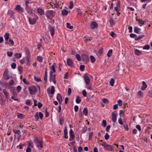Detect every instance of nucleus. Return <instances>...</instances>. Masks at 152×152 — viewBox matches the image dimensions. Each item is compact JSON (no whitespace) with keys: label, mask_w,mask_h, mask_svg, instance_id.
Returning a JSON list of instances; mask_svg holds the SVG:
<instances>
[{"label":"nucleus","mask_w":152,"mask_h":152,"mask_svg":"<svg viewBox=\"0 0 152 152\" xmlns=\"http://www.w3.org/2000/svg\"><path fill=\"white\" fill-rule=\"evenodd\" d=\"M83 114L87 116L88 115V111L87 108L86 107L84 108L83 111Z\"/></svg>","instance_id":"a878e982"},{"label":"nucleus","mask_w":152,"mask_h":152,"mask_svg":"<svg viewBox=\"0 0 152 152\" xmlns=\"http://www.w3.org/2000/svg\"><path fill=\"white\" fill-rule=\"evenodd\" d=\"M57 99L60 104H61V102L63 101V99L62 96L59 94H58L57 96Z\"/></svg>","instance_id":"ddd939ff"},{"label":"nucleus","mask_w":152,"mask_h":152,"mask_svg":"<svg viewBox=\"0 0 152 152\" xmlns=\"http://www.w3.org/2000/svg\"><path fill=\"white\" fill-rule=\"evenodd\" d=\"M117 114L116 113L114 112L112 113L111 119L113 122H116L117 121Z\"/></svg>","instance_id":"9d476101"},{"label":"nucleus","mask_w":152,"mask_h":152,"mask_svg":"<svg viewBox=\"0 0 152 152\" xmlns=\"http://www.w3.org/2000/svg\"><path fill=\"white\" fill-rule=\"evenodd\" d=\"M47 68H46L45 72V75L44 77V80L45 82L47 81Z\"/></svg>","instance_id":"393cba45"},{"label":"nucleus","mask_w":152,"mask_h":152,"mask_svg":"<svg viewBox=\"0 0 152 152\" xmlns=\"http://www.w3.org/2000/svg\"><path fill=\"white\" fill-rule=\"evenodd\" d=\"M76 58L78 61H80L81 60L80 56L79 54H76Z\"/></svg>","instance_id":"864d4df0"},{"label":"nucleus","mask_w":152,"mask_h":152,"mask_svg":"<svg viewBox=\"0 0 152 152\" xmlns=\"http://www.w3.org/2000/svg\"><path fill=\"white\" fill-rule=\"evenodd\" d=\"M80 70L81 71H83L84 70V68H85V66H84V65H81L80 66Z\"/></svg>","instance_id":"5fc2aeb1"},{"label":"nucleus","mask_w":152,"mask_h":152,"mask_svg":"<svg viewBox=\"0 0 152 152\" xmlns=\"http://www.w3.org/2000/svg\"><path fill=\"white\" fill-rule=\"evenodd\" d=\"M102 125L104 127H105L106 126L107 122L105 120H103Z\"/></svg>","instance_id":"79ce46f5"},{"label":"nucleus","mask_w":152,"mask_h":152,"mask_svg":"<svg viewBox=\"0 0 152 152\" xmlns=\"http://www.w3.org/2000/svg\"><path fill=\"white\" fill-rule=\"evenodd\" d=\"M70 137L72 139H73L75 137V134L74 132L72 129H70Z\"/></svg>","instance_id":"6ab92c4d"},{"label":"nucleus","mask_w":152,"mask_h":152,"mask_svg":"<svg viewBox=\"0 0 152 152\" xmlns=\"http://www.w3.org/2000/svg\"><path fill=\"white\" fill-rule=\"evenodd\" d=\"M84 41L86 42H87L88 41H90L91 40V38L88 37H84Z\"/></svg>","instance_id":"2f4dec72"},{"label":"nucleus","mask_w":152,"mask_h":152,"mask_svg":"<svg viewBox=\"0 0 152 152\" xmlns=\"http://www.w3.org/2000/svg\"><path fill=\"white\" fill-rule=\"evenodd\" d=\"M55 12L51 10L47 11L46 12V15L48 18L51 20L52 18L54 16Z\"/></svg>","instance_id":"f03ea898"},{"label":"nucleus","mask_w":152,"mask_h":152,"mask_svg":"<svg viewBox=\"0 0 152 152\" xmlns=\"http://www.w3.org/2000/svg\"><path fill=\"white\" fill-rule=\"evenodd\" d=\"M66 27L67 28H68L70 29H72L73 28V27L72 26H71L70 25V24L69 23H66Z\"/></svg>","instance_id":"58836bf2"},{"label":"nucleus","mask_w":152,"mask_h":152,"mask_svg":"<svg viewBox=\"0 0 152 152\" xmlns=\"http://www.w3.org/2000/svg\"><path fill=\"white\" fill-rule=\"evenodd\" d=\"M31 148L29 147H28L26 149V152H31Z\"/></svg>","instance_id":"680f3d73"},{"label":"nucleus","mask_w":152,"mask_h":152,"mask_svg":"<svg viewBox=\"0 0 152 152\" xmlns=\"http://www.w3.org/2000/svg\"><path fill=\"white\" fill-rule=\"evenodd\" d=\"M15 56L17 58H19L21 57V54L20 53H16L15 54Z\"/></svg>","instance_id":"c85d7f7f"},{"label":"nucleus","mask_w":152,"mask_h":152,"mask_svg":"<svg viewBox=\"0 0 152 152\" xmlns=\"http://www.w3.org/2000/svg\"><path fill=\"white\" fill-rule=\"evenodd\" d=\"M84 79L87 84H88L90 82V79L87 76H86L85 75H84Z\"/></svg>","instance_id":"dca6fc26"},{"label":"nucleus","mask_w":152,"mask_h":152,"mask_svg":"<svg viewBox=\"0 0 152 152\" xmlns=\"http://www.w3.org/2000/svg\"><path fill=\"white\" fill-rule=\"evenodd\" d=\"M55 75H53L51 71L50 72V80L52 81L54 83H56V81L55 80Z\"/></svg>","instance_id":"423d86ee"},{"label":"nucleus","mask_w":152,"mask_h":152,"mask_svg":"<svg viewBox=\"0 0 152 152\" xmlns=\"http://www.w3.org/2000/svg\"><path fill=\"white\" fill-rule=\"evenodd\" d=\"M2 91L4 95L6 98L8 99L9 96V93L7 91V90L5 89H3L2 90Z\"/></svg>","instance_id":"a211bd4d"},{"label":"nucleus","mask_w":152,"mask_h":152,"mask_svg":"<svg viewBox=\"0 0 152 152\" xmlns=\"http://www.w3.org/2000/svg\"><path fill=\"white\" fill-rule=\"evenodd\" d=\"M15 90V88L13 87H11L10 88V91L12 93H14V91Z\"/></svg>","instance_id":"4d7b16f0"},{"label":"nucleus","mask_w":152,"mask_h":152,"mask_svg":"<svg viewBox=\"0 0 152 152\" xmlns=\"http://www.w3.org/2000/svg\"><path fill=\"white\" fill-rule=\"evenodd\" d=\"M54 6L56 8H58L60 7L59 5V2H56V3L54 4Z\"/></svg>","instance_id":"c03bdc74"},{"label":"nucleus","mask_w":152,"mask_h":152,"mask_svg":"<svg viewBox=\"0 0 152 152\" xmlns=\"http://www.w3.org/2000/svg\"><path fill=\"white\" fill-rule=\"evenodd\" d=\"M91 28L93 29L96 28L98 27V24L94 21H93L90 25Z\"/></svg>","instance_id":"9b49d317"},{"label":"nucleus","mask_w":152,"mask_h":152,"mask_svg":"<svg viewBox=\"0 0 152 152\" xmlns=\"http://www.w3.org/2000/svg\"><path fill=\"white\" fill-rule=\"evenodd\" d=\"M29 91L30 94L31 95H32L36 93L37 91V89L34 86H33L29 88Z\"/></svg>","instance_id":"6e6552de"},{"label":"nucleus","mask_w":152,"mask_h":152,"mask_svg":"<svg viewBox=\"0 0 152 152\" xmlns=\"http://www.w3.org/2000/svg\"><path fill=\"white\" fill-rule=\"evenodd\" d=\"M49 29L50 32L51 36L53 37L55 34V28L53 27L50 26Z\"/></svg>","instance_id":"f8f14e48"},{"label":"nucleus","mask_w":152,"mask_h":152,"mask_svg":"<svg viewBox=\"0 0 152 152\" xmlns=\"http://www.w3.org/2000/svg\"><path fill=\"white\" fill-rule=\"evenodd\" d=\"M64 138L66 139L68 138V137L67 136V131L66 127H65V128L64 130Z\"/></svg>","instance_id":"aec40b11"},{"label":"nucleus","mask_w":152,"mask_h":152,"mask_svg":"<svg viewBox=\"0 0 152 152\" xmlns=\"http://www.w3.org/2000/svg\"><path fill=\"white\" fill-rule=\"evenodd\" d=\"M18 70L20 73H21L23 71L22 67L20 66H19L18 67Z\"/></svg>","instance_id":"bf43d9fd"},{"label":"nucleus","mask_w":152,"mask_h":152,"mask_svg":"<svg viewBox=\"0 0 152 152\" xmlns=\"http://www.w3.org/2000/svg\"><path fill=\"white\" fill-rule=\"evenodd\" d=\"M141 30L140 28H138L137 27H135L134 28V32L136 33L139 34V31Z\"/></svg>","instance_id":"c9c22d12"},{"label":"nucleus","mask_w":152,"mask_h":152,"mask_svg":"<svg viewBox=\"0 0 152 152\" xmlns=\"http://www.w3.org/2000/svg\"><path fill=\"white\" fill-rule=\"evenodd\" d=\"M112 52V49L109 50L107 53V56L108 57H110L111 56Z\"/></svg>","instance_id":"37998d69"},{"label":"nucleus","mask_w":152,"mask_h":152,"mask_svg":"<svg viewBox=\"0 0 152 152\" xmlns=\"http://www.w3.org/2000/svg\"><path fill=\"white\" fill-rule=\"evenodd\" d=\"M109 136L107 133L104 136V138L106 140H107L109 138Z\"/></svg>","instance_id":"13d9d810"},{"label":"nucleus","mask_w":152,"mask_h":152,"mask_svg":"<svg viewBox=\"0 0 152 152\" xmlns=\"http://www.w3.org/2000/svg\"><path fill=\"white\" fill-rule=\"evenodd\" d=\"M23 82L27 85H29V83L27 81L25 78H23Z\"/></svg>","instance_id":"49530a36"},{"label":"nucleus","mask_w":152,"mask_h":152,"mask_svg":"<svg viewBox=\"0 0 152 152\" xmlns=\"http://www.w3.org/2000/svg\"><path fill=\"white\" fill-rule=\"evenodd\" d=\"M39 18L37 16H36V18H29L28 19L29 21V23L31 25H34L35 24L37 20Z\"/></svg>","instance_id":"39448f33"},{"label":"nucleus","mask_w":152,"mask_h":152,"mask_svg":"<svg viewBox=\"0 0 152 152\" xmlns=\"http://www.w3.org/2000/svg\"><path fill=\"white\" fill-rule=\"evenodd\" d=\"M8 56L11 57L13 55V52L12 51H8L7 53Z\"/></svg>","instance_id":"09e8293b"},{"label":"nucleus","mask_w":152,"mask_h":152,"mask_svg":"<svg viewBox=\"0 0 152 152\" xmlns=\"http://www.w3.org/2000/svg\"><path fill=\"white\" fill-rule=\"evenodd\" d=\"M143 92L141 91H139L137 93V96L140 98H142L143 96Z\"/></svg>","instance_id":"412c9836"},{"label":"nucleus","mask_w":152,"mask_h":152,"mask_svg":"<svg viewBox=\"0 0 152 152\" xmlns=\"http://www.w3.org/2000/svg\"><path fill=\"white\" fill-rule=\"evenodd\" d=\"M30 56H28L26 58V61L27 62V65H29L30 64Z\"/></svg>","instance_id":"cd10ccee"},{"label":"nucleus","mask_w":152,"mask_h":152,"mask_svg":"<svg viewBox=\"0 0 152 152\" xmlns=\"http://www.w3.org/2000/svg\"><path fill=\"white\" fill-rule=\"evenodd\" d=\"M26 104L27 105L30 106L32 105V103L31 102V100L30 99H28L26 101Z\"/></svg>","instance_id":"f704fd0d"},{"label":"nucleus","mask_w":152,"mask_h":152,"mask_svg":"<svg viewBox=\"0 0 152 152\" xmlns=\"http://www.w3.org/2000/svg\"><path fill=\"white\" fill-rule=\"evenodd\" d=\"M68 13L67 11L66 10H63L61 12V14L63 15H67Z\"/></svg>","instance_id":"bb28decb"},{"label":"nucleus","mask_w":152,"mask_h":152,"mask_svg":"<svg viewBox=\"0 0 152 152\" xmlns=\"http://www.w3.org/2000/svg\"><path fill=\"white\" fill-rule=\"evenodd\" d=\"M81 101V99L80 96H77L76 99V102L77 104L79 103Z\"/></svg>","instance_id":"c756f323"},{"label":"nucleus","mask_w":152,"mask_h":152,"mask_svg":"<svg viewBox=\"0 0 152 152\" xmlns=\"http://www.w3.org/2000/svg\"><path fill=\"white\" fill-rule=\"evenodd\" d=\"M150 46L149 45H145L143 47V49H144L148 50L149 49Z\"/></svg>","instance_id":"6e6d98bb"},{"label":"nucleus","mask_w":152,"mask_h":152,"mask_svg":"<svg viewBox=\"0 0 152 152\" xmlns=\"http://www.w3.org/2000/svg\"><path fill=\"white\" fill-rule=\"evenodd\" d=\"M24 117V115L20 113L17 115V117L19 118H23Z\"/></svg>","instance_id":"a19ab883"},{"label":"nucleus","mask_w":152,"mask_h":152,"mask_svg":"<svg viewBox=\"0 0 152 152\" xmlns=\"http://www.w3.org/2000/svg\"><path fill=\"white\" fill-rule=\"evenodd\" d=\"M15 9L16 10L19 11H23V8L20 6L19 5H17L15 8Z\"/></svg>","instance_id":"f3484780"},{"label":"nucleus","mask_w":152,"mask_h":152,"mask_svg":"<svg viewBox=\"0 0 152 152\" xmlns=\"http://www.w3.org/2000/svg\"><path fill=\"white\" fill-rule=\"evenodd\" d=\"M81 58L84 62L86 63L88 62L89 60V57L86 54H83L81 55Z\"/></svg>","instance_id":"0eeeda50"},{"label":"nucleus","mask_w":152,"mask_h":152,"mask_svg":"<svg viewBox=\"0 0 152 152\" xmlns=\"http://www.w3.org/2000/svg\"><path fill=\"white\" fill-rule=\"evenodd\" d=\"M90 58L92 63H94L95 61V58L94 56H91Z\"/></svg>","instance_id":"4c0bfd02"},{"label":"nucleus","mask_w":152,"mask_h":152,"mask_svg":"<svg viewBox=\"0 0 152 152\" xmlns=\"http://www.w3.org/2000/svg\"><path fill=\"white\" fill-rule=\"evenodd\" d=\"M47 92L48 94L50 95V94H53L55 92L54 87L52 86L51 87V88H48L47 89Z\"/></svg>","instance_id":"1a4fd4ad"},{"label":"nucleus","mask_w":152,"mask_h":152,"mask_svg":"<svg viewBox=\"0 0 152 152\" xmlns=\"http://www.w3.org/2000/svg\"><path fill=\"white\" fill-rule=\"evenodd\" d=\"M143 37H144L143 35L139 36L138 37L136 38L135 40H138L139 39L142 38Z\"/></svg>","instance_id":"052dcab7"},{"label":"nucleus","mask_w":152,"mask_h":152,"mask_svg":"<svg viewBox=\"0 0 152 152\" xmlns=\"http://www.w3.org/2000/svg\"><path fill=\"white\" fill-rule=\"evenodd\" d=\"M55 66V64H53L52 65V66L50 67V69L53 70V72H56Z\"/></svg>","instance_id":"ea45409f"},{"label":"nucleus","mask_w":152,"mask_h":152,"mask_svg":"<svg viewBox=\"0 0 152 152\" xmlns=\"http://www.w3.org/2000/svg\"><path fill=\"white\" fill-rule=\"evenodd\" d=\"M109 22L110 23V26H112L114 24V23L113 21V20L111 19H110V20Z\"/></svg>","instance_id":"8fccbe9b"},{"label":"nucleus","mask_w":152,"mask_h":152,"mask_svg":"<svg viewBox=\"0 0 152 152\" xmlns=\"http://www.w3.org/2000/svg\"><path fill=\"white\" fill-rule=\"evenodd\" d=\"M86 92L85 90H83L82 91V94L83 96H86Z\"/></svg>","instance_id":"338daca9"},{"label":"nucleus","mask_w":152,"mask_h":152,"mask_svg":"<svg viewBox=\"0 0 152 152\" xmlns=\"http://www.w3.org/2000/svg\"><path fill=\"white\" fill-rule=\"evenodd\" d=\"M3 78L5 80H7L10 78V77L7 74L4 73Z\"/></svg>","instance_id":"b1692460"},{"label":"nucleus","mask_w":152,"mask_h":152,"mask_svg":"<svg viewBox=\"0 0 152 152\" xmlns=\"http://www.w3.org/2000/svg\"><path fill=\"white\" fill-rule=\"evenodd\" d=\"M16 64L15 63H13L11 65V67L13 69H15L16 68Z\"/></svg>","instance_id":"69168bd1"},{"label":"nucleus","mask_w":152,"mask_h":152,"mask_svg":"<svg viewBox=\"0 0 152 152\" xmlns=\"http://www.w3.org/2000/svg\"><path fill=\"white\" fill-rule=\"evenodd\" d=\"M93 132H91L89 134V140H90L92 139V137L93 136Z\"/></svg>","instance_id":"a18cd8bd"},{"label":"nucleus","mask_w":152,"mask_h":152,"mask_svg":"<svg viewBox=\"0 0 152 152\" xmlns=\"http://www.w3.org/2000/svg\"><path fill=\"white\" fill-rule=\"evenodd\" d=\"M64 122V119L63 118H62L60 119V124L61 125L63 124Z\"/></svg>","instance_id":"de8ad7c7"},{"label":"nucleus","mask_w":152,"mask_h":152,"mask_svg":"<svg viewBox=\"0 0 152 152\" xmlns=\"http://www.w3.org/2000/svg\"><path fill=\"white\" fill-rule=\"evenodd\" d=\"M143 85L142 87V90H144L147 87V85H146L145 82L143 81L142 82Z\"/></svg>","instance_id":"4be33fe9"},{"label":"nucleus","mask_w":152,"mask_h":152,"mask_svg":"<svg viewBox=\"0 0 152 152\" xmlns=\"http://www.w3.org/2000/svg\"><path fill=\"white\" fill-rule=\"evenodd\" d=\"M37 60L39 62H42L43 60V58L40 56H39L37 57Z\"/></svg>","instance_id":"473e14b6"},{"label":"nucleus","mask_w":152,"mask_h":152,"mask_svg":"<svg viewBox=\"0 0 152 152\" xmlns=\"http://www.w3.org/2000/svg\"><path fill=\"white\" fill-rule=\"evenodd\" d=\"M102 145L104 146V148L107 150L111 151L113 150L112 146L109 145H107L104 142L102 143Z\"/></svg>","instance_id":"7ed1b4c3"},{"label":"nucleus","mask_w":152,"mask_h":152,"mask_svg":"<svg viewBox=\"0 0 152 152\" xmlns=\"http://www.w3.org/2000/svg\"><path fill=\"white\" fill-rule=\"evenodd\" d=\"M135 54L137 55H140L142 53V52L138 49H135L134 50Z\"/></svg>","instance_id":"5701e85b"},{"label":"nucleus","mask_w":152,"mask_h":152,"mask_svg":"<svg viewBox=\"0 0 152 152\" xmlns=\"http://www.w3.org/2000/svg\"><path fill=\"white\" fill-rule=\"evenodd\" d=\"M115 82V80L113 78H111L110 82V84L111 86H114V83Z\"/></svg>","instance_id":"e433bc0d"},{"label":"nucleus","mask_w":152,"mask_h":152,"mask_svg":"<svg viewBox=\"0 0 152 152\" xmlns=\"http://www.w3.org/2000/svg\"><path fill=\"white\" fill-rule=\"evenodd\" d=\"M73 7V3L72 1H70V2L69 6V9H72Z\"/></svg>","instance_id":"3c124183"},{"label":"nucleus","mask_w":152,"mask_h":152,"mask_svg":"<svg viewBox=\"0 0 152 152\" xmlns=\"http://www.w3.org/2000/svg\"><path fill=\"white\" fill-rule=\"evenodd\" d=\"M37 11L41 15H43L44 14V10L39 7L37 8Z\"/></svg>","instance_id":"2eb2a0df"},{"label":"nucleus","mask_w":152,"mask_h":152,"mask_svg":"<svg viewBox=\"0 0 152 152\" xmlns=\"http://www.w3.org/2000/svg\"><path fill=\"white\" fill-rule=\"evenodd\" d=\"M42 106V104L40 102H39L38 103V107L39 108H41Z\"/></svg>","instance_id":"e2e57ef3"},{"label":"nucleus","mask_w":152,"mask_h":152,"mask_svg":"<svg viewBox=\"0 0 152 152\" xmlns=\"http://www.w3.org/2000/svg\"><path fill=\"white\" fill-rule=\"evenodd\" d=\"M148 95L150 97H152V90H150L149 91Z\"/></svg>","instance_id":"774afa93"},{"label":"nucleus","mask_w":152,"mask_h":152,"mask_svg":"<svg viewBox=\"0 0 152 152\" xmlns=\"http://www.w3.org/2000/svg\"><path fill=\"white\" fill-rule=\"evenodd\" d=\"M67 64L69 66H73V62L70 59L68 58L67 59Z\"/></svg>","instance_id":"4468645a"},{"label":"nucleus","mask_w":152,"mask_h":152,"mask_svg":"<svg viewBox=\"0 0 152 152\" xmlns=\"http://www.w3.org/2000/svg\"><path fill=\"white\" fill-rule=\"evenodd\" d=\"M9 14L10 15L11 17H12L13 18H14V12L12 11H10L8 12Z\"/></svg>","instance_id":"72a5a7b5"},{"label":"nucleus","mask_w":152,"mask_h":152,"mask_svg":"<svg viewBox=\"0 0 152 152\" xmlns=\"http://www.w3.org/2000/svg\"><path fill=\"white\" fill-rule=\"evenodd\" d=\"M43 116V114L41 112H39L38 113L37 112L34 115V118L36 121H37L39 119V118L41 119H42Z\"/></svg>","instance_id":"20e7f679"},{"label":"nucleus","mask_w":152,"mask_h":152,"mask_svg":"<svg viewBox=\"0 0 152 152\" xmlns=\"http://www.w3.org/2000/svg\"><path fill=\"white\" fill-rule=\"evenodd\" d=\"M34 141L36 146L39 149L41 150L43 147L42 141L38 140L37 137L34 138Z\"/></svg>","instance_id":"f257e3e1"},{"label":"nucleus","mask_w":152,"mask_h":152,"mask_svg":"<svg viewBox=\"0 0 152 152\" xmlns=\"http://www.w3.org/2000/svg\"><path fill=\"white\" fill-rule=\"evenodd\" d=\"M9 35L10 34L9 33H6L4 35V37L6 41H7L8 40Z\"/></svg>","instance_id":"7c9ffc66"},{"label":"nucleus","mask_w":152,"mask_h":152,"mask_svg":"<svg viewBox=\"0 0 152 152\" xmlns=\"http://www.w3.org/2000/svg\"><path fill=\"white\" fill-rule=\"evenodd\" d=\"M118 104H119V105L120 106H121L122 105V101L121 100H119L118 101Z\"/></svg>","instance_id":"0e129e2a"},{"label":"nucleus","mask_w":152,"mask_h":152,"mask_svg":"<svg viewBox=\"0 0 152 152\" xmlns=\"http://www.w3.org/2000/svg\"><path fill=\"white\" fill-rule=\"evenodd\" d=\"M13 131L14 133L16 134H19L21 133L20 131L19 130L15 129Z\"/></svg>","instance_id":"603ef678"}]
</instances>
